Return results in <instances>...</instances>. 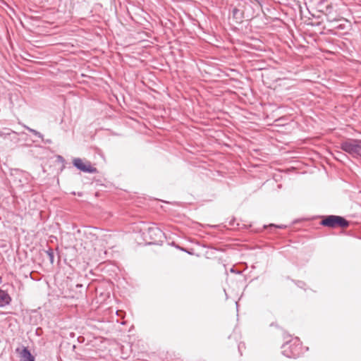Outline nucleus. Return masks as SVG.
I'll return each instance as SVG.
<instances>
[{"label":"nucleus","instance_id":"1","mask_svg":"<svg viewBox=\"0 0 361 361\" xmlns=\"http://www.w3.org/2000/svg\"><path fill=\"white\" fill-rule=\"evenodd\" d=\"M282 353L289 358H297L302 353V345L298 338L282 345Z\"/></svg>","mask_w":361,"mask_h":361},{"label":"nucleus","instance_id":"2","mask_svg":"<svg viewBox=\"0 0 361 361\" xmlns=\"http://www.w3.org/2000/svg\"><path fill=\"white\" fill-rule=\"evenodd\" d=\"M340 148L353 158L361 157V140L350 139L341 143Z\"/></svg>","mask_w":361,"mask_h":361},{"label":"nucleus","instance_id":"3","mask_svg":"<svg viewBox=\"0 0 361 361\" xmlns=\"http://www.w3.org/2000/svg\"><path fill=\"white\" fill-rule=\"evenodd\" d=\"M320 224L329 228H347L349 226V222L342 216L329 215L324 217Z\"/></svg>","mask_w":361,"mask_h":361},{"label":"nucleus","instance_id":"4","mask_svg":"<svg viewBox=\"0 0 361 361\" xmlns=\"http://www.w3.org/2000/svg\"><path fill=\"white\" fill-rule=\"evenodd\" d=\"M73 166L78 170L89 173H95L97 169L91 165L90 161L84 163L80 158H75L73 161Z\"/></svg>","mask_w":361,"mask_h":361},{"label":"nucleus","instance_id":"5","mask_svg":"<svg viewBox=\"0 0 361 361\" xmlns=\"http://www.w3.org/2000/svg\"><path fill=\"white\" fill-rule=\"evenodd\" d=\"M11 298L9 294L0 288V307H4L10 304Z\"/></svg>","mask_w":361,"mask_h":361},{"label":"nucleus","instance_id":"6","mask_svg":"<svg viewBox=\"0 0 361 361\" xmlns=\"http://www.w3.org/2000/svg\"><path fill=\"white\" fill-rule=\"evenodd\" d=\"M148 233L154 240L161 239L164 235L163 232L157 226L149 227L148 228Z\"/></svg>","mask_w":361,"mask_h":361},{"label":"nucleus","instance_id":"7","mask_svg":"<svg viewBox=\"0 0 361 361\" xmlns=\"http://www.w3.org/2000/svg\"><path fill=\"white\" fill-rule=\"evenodd\" d=\"M20 361H35V357L27 348H24L20 353Z\"/></svg>","mask_w":361,"mask_h":361},{"label":"nucleus","instance_id":"8","mask_svg":"<svg viewBox=\"0 0 361 361\" xmlns=\"http://www.w3.org/2000/svg\"><path fill=\"white\" fill-rule=\"evenodd\" d=\"M25 128L27 129L29 132L32 133L33 135L37 136L42 140V141H44V135L41 133L26 126H25Z\"/></svg>","mask_w":361,"mask_h":361},{"label":"nucleus","instance_id":"9","mask_svg":"<svg viewBox=\"0 0 361 361\" xmlns=\"http://www.w3.org/2000/svg\"><path fill=\"white\" fill-rule=\"evenodd\" d=\"M45 253L47 254L51 264H53L54 261V255L53 250L49 247L47 250H45Z\"/></svg>","mask_w":361,"mask_h":361},{"label":"nucleus","instance_id":"10","mask_svg":"<svg viewBox=\"0 0 361 361\" xmlns=\"http://www.w3.org/2000/svg\"><path fill=\"white\" fill-rule=\"evenodd\" d=\"M345 157V154L341 152H336L334 154V157L339 161H341L342 159Z\"/></svg>","mask_w":361,"mask_h":361},{"label":"nucleus","instance_id":"11","mask_svg":"<svg viewBox=\"0 0 361 361\" xmlns=\"http://www.w3.org/2000/svg\"><path fill=\"white\" fill-rule=\"evenodd\" d=\"M238 351H239L240 354L242 355V354H243L242 353V350H243V348H245V343H240L238 344Z\"/></svg>","mask_w":361,"mask_h":361},{"label":"nucleus","instance_id":"12","mask_svg":"<svg viewBox=\"0 0 361 361\" xmlns=\"http://www.w3.org/2000/svg\"><path fill=\"white\" fill-rule=\"evenodd\" d=\"M239 11H240L239 9L237 8H233V10H232L233 16L235 17L239 13Z\"/></svg>","mask_w":361,"mask_h":361},{"label":"nucleus","instance_id":"13","mask_svg":"<svg viewBox=\"0 0 361 361\" xmlns=\"http://www.w3.org/2000/svg\"><path fill=\"white\" fill-rule=\"evenodd\" d=\"M56 158H57V160H58L59 161H60V162H61V163H64V162H65V159H64V158H63L62 156H61V155H58V156L56 157Z\"/></svg>","mask_w":361,"mask_h":361},{"label":"nucleus","instance_id":"14","mask_svg":"<svg viewBox=\"0 0 361 361\" xmlns=\"http://www.w3.org/2000/svg\"><path fill=\"white\" fill-rule=\"evenodd\" d=\"M42 142L45 144H51L52 143V140L50 139H47V140L44 139V141H42Z\"/></svg>","mask_w":361,"mask_h":361}]
</instances>
